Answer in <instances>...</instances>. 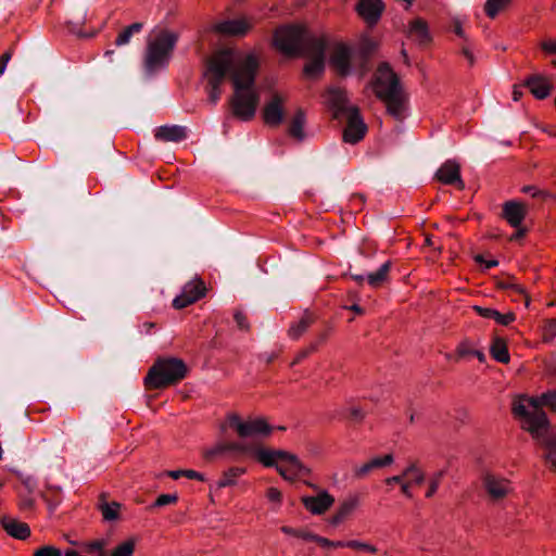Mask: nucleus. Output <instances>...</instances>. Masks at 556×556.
<instances>
[{"mask_svg": "<svg viewBox=\"0 0 556 556\" xmlns=\"http://www.w3.org/2000/svg\"><path fill=\"white\" fill-rule=\"evenodd\" d=\"M260 63L254 54L236 56L229 49L218 51L206 59L205 77L208 101L216 104L220 99L222 85L226 77L232 83L233 94L229 104L233 116L250 121L255 116L261 94L255 86Z\"/></svg>", "mask_w": 556, "mask_h": 556, "instance_id": "f257e3e1", "label": "nucleus"}, {"mask_svg": "<svg viewBox=\"0 0 556 556\" xmlns=\"http://www.w3.org/2000/svg\"><path fill=\"white\" fill-rule=\"evenodd\" d=\"M274 43L288 56L307 58L304 66V74L307 77H319L325 72L327 41L311 35L305 27L288 25L278 28L274 35Z\"/></svg>", "mask_w": 556, "mask_h": 556, "instance_id": "f03ea898", "label": "nucleus"}, {"mask_svg": "<svg viewBox=\"0 0 556 556\" xmlns=\"http://www.w3.org/2000/svg\"><path fill=\"white\" fill-rule=\"evenodd\" d=\"M249 452L253 453L264 466L276 467L280 476L286 480L307 476L311 471L293 454L280 450L253 447L238 442L218 443L215 447L206 451L204 456L207 460H211L216 455L224 453L244 454Z\"/></svg>", "mask_w": 556, "mask_h": 556, "instance_id": "7ed1b4c3", "label": "nucleus"}, {"mask_svg": "<svg viewBox=\"0 0 556 556\" xmlns=\"http://www.w3.org/2000/svg\"><path fill=\"white\" fill-rule=\"evenodd\" d=\"M542 406L556 410V389L549 390L539 397H519L513 404L514 414L525 420L526 429L535 439L551 430V424Z\"/></svg>", "mask_w": 556, "mask_h": 556, "instance_id": "20e7f679", "label": "nucleus"}, {"mask_svg": "<svg viewBox=\"0 0 556 556\" xmlns=\"http://www.w3.org/2000/svg\"><path fill=\"white\" fill-rule=\"evenodd\" d=\"M376 96L386 104L387 112L396 121L407 116V99L400 79L388 63H381L375 75Z\"/></svg>", "mask_w": 556, "mask_h": 556, "instance_id": "39448f33", "label": "nucleus"}, {"mask_svg": "<svg viewBox=\"0 0 556 556\" xmlns=\"http://www.w3.org/2000/svg\"><path fill=\"white\" fill-rule=\"evenodd\" d=\"M376 49L377 42L367 36L362 37L356 47L338 43L330 55V64L341 76L350 75L353 67L363 75L368 71V62Z\"/></svg>", "mask_w": 556, "mask_h": 556, "instance_id": "423d86ee", "label": "nucleus"}, {"mask_svg": "<svg viewBox=\"0 0 556 556\" xmlns=\"http://www.w3.org/2000/svg\"><path fill=\"white\" fill-rule=\"evenodd\" d=\"M188 372L186 363L177 357H160L150 368L144 384L148 389H163L178 383Z\"/></svg>", "mask_w": 556, "mask_h": 556, "instance_id": "0eeeda50", "label": "nucleus"}, {"mask_svg": "<svg viewBox=\"0 0 556 556\" xmlns=\"http://www.w3.org/2000/svg\"><path fill=\"white\" fill-rule=\"evenodd\" d=\"M178 38V34L162 29L148 42L144 56V68L148 73H153L168 64Z\"/></svg>", "mask_w": 556, "mask_h": 556, "instance_id": "6e6552de", "label": "nucleus"}, {"mask_svg": "<svg viewBox=\"0 0 556 556\" xmlns=\"http://www.w3.org/2000/svg\"><path fill=\"white\" fill-rule=\"evenodd\" d=\"M228 426L235 429L241 439L268 437L273 431V427L264 418L242 420L237 414L228 416Z\"/></svg>", "mask_w": 556, "mask_h": 556, "instance_id": "1a4fd4ad", "label": "nucleus"}, {"mask_svg": "<svg viewBox=\"0 0 556 556\" xmlns=\"http://www.w3.org/2000/svg\"><path fill=\"white\" fill-rule=\"evenodd\" d=\"M346 119V127L343 130V141L354 144L362 140L367 131V126L364 123L357 108H352L349 113L343 114Z\"/></svg>", "mask_w": 556, "mask_h": 556, "instance_id": "9d476101", "label": "nucleus"}, {"mask_svg": "<svg viewBox=\"0 0 556 556\" xmlns=\"http://www.w3.org/2000/svg\"><path fill=\"white\" fill-rule=\"evenodd\" d=\"M205 286L201 279L187 282L182 292L173 300V306L177 309L187 307L205 294Z\"/></svg>", "mask_w": 556, "mask_h": 556, "instance_id": "9b49d317", "label": "nucleus"}, {"mask_svg": "<svg viewBox=\"0 0 556 556\" xmlns=\"http://www.w3.org/2000/svg\"><path fill=\"white\" fill-rule=\"evenodd\" d=\"M263 118L270 127H277L285 121L283 98L274 93L263 109Z\"/></svg>", "mask_w": 556, "mask_h": 556, "instance_id": "f8f14e48", "label": "nucleus"}, {"mask_svg": "<svg viewBox=\"0 0 556 556\" xmlns=\"http://www.w3.org/2000/svg\"><path fill=\"white\" fill-rule=\"evenodd\" d=\"M438 180L445 185L456 186L458 189H464L465 184L460 177L459 165L452 160L444 162L435 173Z\"/></svg>", "mask_w": 556, "mask_h": 556, "instance_id": "ddd939ff", "label": "nucleus"}, {"mask_svg": "<svg viewBox=\"0 0 556 556\" xmlns=\"http://www.w3.org/2000/svg\"><path fill=\"white\" fill-rule=\"evenodd\" d=\"M302 503L314 515H321L334 503V497L327 491H321L316 496H304Z\"/></svg>", "mask_w": 556, "mask_h": 556, "instance_id": "4468645a", "label": "nucleus"}, {"mask_svg": "<svg viewBox=\"0 0 556 556\" xmlns=\"http://www.w3.org/2000/svg\"><path fill=\"white\" fill-rule=\"evenodd\" d=\"M384 5L381 0H358L356 10L358 14L368 23L376 24L380 18Z\"/></svg>", "mask_w": 556, "mask_h": 556, "instance_id": "2eb2a0df", "label": "nucleus"}, {"mask_svg": "<svg viewBox=\"0 0 556 556\" xmlns=\"http://www.w3.org/2000/svg\"><path fill=\"white\" fill-rule=\"evenodd\" d=\"M408 37L419 46H427L432 40L427 22L420 17L408 23Z\"/></svg>", "mask_w": 556, "mask_h": 556, "instance_id": "dca6fc26", "label": "nucleus"}, {"mask_svg": "<svg viewBox=\"0 0 556 556\" xmlns=\"http://www.w3.org/2000/svg\"><path fill=\"white\" fill-rule=\"evenodd\" d=\"M483 486L493 501L502 500L508 493V482L492 473H485L483 477Z\"/></svg>", "mask_w": 556, "mask_h": 556, "instance_id": "f3484780", "label": "nucleus"}, {"mask_svg": "<svg viewBox=\"0 0 556 556\" xmlns=\"http://www.w3.org/2000/svg\"><path fill=\"white\" fill-rule=\"evenodd\" d=\"M155 139L163 142H180L187 139V127L173 125L161 126L155 130Z\"/></svg>", "mask_w": 556, "mask_h": 556, "instance_id": "a211bd4d", "label": "nucleus"}, {"mask_svg": "<svg viewBox=\"0 0 556 556\" xmlns=\"http://www.w3.org/2000/svg\"><path fill=\"white\" fill-rule=\"evenodd\" d=\"M523 86L528 87L536 99H545L552 91V85L545 77L539 74H533L526 78Z\"/></svg>", "mask_w": 556, "mask_h": 556, "instance_id": "6ab92c4d", "label": "nucleus"}, {"mask_svg": "<svg viewBox=\"0 0 556 556\" xmlns=\"http://www.w3.org/2000/svg\"><path fill=\"white\" fill-rule=\"evenodd\" d=\"M503 217L511 227L518 228L526 217V206L516 201H507L503 206Z\"/></svg>", "mask_w": 556, "mask_h": 556, "instance_id": "aec40b11", "label": "nucleus"}, {"mask_svg": "<svg viewBox=\"0 0 556 556\" xmlns=\"http://www.w3.org/2000/svg\"><path fill=\"white\" fill-rule=\"evenodd\" d=\"M394 462L392 454H387L384 456H377L365 463L359 467H355L354 475L356 478H364L369 475L372 470L383 468L386 466L391 465Z\"/></svg>", "mask_w": 556, "mask_h": 556, "instance_id": "412c9836", "label": "nucleus"}, {"mask_svg": "<svg viewBox=\"0 0 556 556\" xmlns=\"http://www.w3.org/2000/svg\"><path fill=\"white\" fill-rule=\"evenodd\" d=\"M1 523L8 534L15 539L25 540L30 534V529L25 522L3 517Z\"/></svg>", "mask_w": 556, "mask_h": 556, "instance_id": "4be33fe9", "label": "nucleus"}, {"mask_svg": "<svg viewBox=\"0 0 556 556\" xmlns=\"http://www.w3.org/2000/svg\"><path fill=\"white\" fill-rule=\"evenodd\" d=\"M250 29V24L244 18L228 20L218 25V30L226 35L242 36Z\"/></svg>", "mask_w": 556, "mask_h": 556, "instance_id": "5701e85b", "label": "nucleus"}, {"mask_svg": "<svg viewBox=\"0 0 556 556\" xmlns=\"http://www.w3.org/2000/svg\"><path fill=\"white\" fill-rule=\"evenodd\" d=\"M358 505V498L356 496L350 497L343 501L337 513L331 517L330 525L337 527L345 518H348Z\"/></svg>", "mask_w": 556, "mask_h": 556, "instance_id": "b1692460", "label": "nucleus"}, {"mask_svg": "<svg viewBox=\"0 0 556 556\" xmlns=\"http://www.w3.org/2000/svg\"><path fill=\"white\" fill-rule=\"evenodd\" d=\"M473 309L479 314V316L484 318L494 319L500 325L507 326L511 321L516 319V315L514 313L501 314L498 311L490 307L475 306Z\"/></svg>", "mask_w": 556, "mask_h": 556, "instance_id": "393cba45", "label": "nucleus"}, {"mask_svg": "<svg viewBox=\"0 0 556 556\" xmlns=\"http://www.w3.org/2000/svg\"><path fill=\"white\" fill-rule=\"evenodd\" d=\"M329 97L336 111V115L349 113V110L353 108L348 104L346 93L340 88L329 89Z\"/></svg>", "mask_w": 556, "mask_h": 556, "instance_id": "a878e982", "label": "nucleus"}, {"mask_svg": "<svg viewBox=\"0 0 556 556\" xmlns=\"http://www.w3.org/2000/svg\"><path fill=\"white\" fill-rule=\"evenodd\" d=\"M392 267L390 261L383 263L376 271L366 276L367 282L372 288H379L389 280V274Z\"/></svg>", "mask_w": 556, "mask_h": 556, "instance_id": "bb28decb", "label": "nucleus"}, {"mask_svg": "<svg viewBox=\"0 0 556 556\" xmlns=\"http://www.w3.org/2000/svg\"><path fill=\"white\" fill-rule=\"evenodd\" d=\"M98 507L101 510L104 520L115 521L118 519L121 504L117 502H108L105 494L100 495Z\"/></svg>", "mask_w": 556, "mask_h": 556, "instance_id": "cd10ccee", "label": "nucleus"}, {"mask_svg": "<svg viewBox=\"0 0 556 556\" xmlns=\"http://www.w3.org/2000/svg\"><path fill=\"white\" fill-rule=\"evenodd\" d=\"M492 357L503 364H507L509 362V353L505 341L501 338H494L493 343L490 349Z\"/></svg>", "mask_w": 556, "mask_h": 556, "instance_id": "c85d7f7f", "label": "nucleus"}, {"mask_svg": "<svg viewBox=\"0 0 556 556\" xmlns=\"http://www.w3.org/2000/svg\"><path fill=\"white\" fill-rule=\"evenodd\" d=\"M538 440L541 441V443L546 448V458L552 464L554 468H556V438L552 434V429L541 435Z\"/></svg>", "mask_w": 556, "mask_h": 556, "instance_id": "c756f323", "label": "nucleus"}, {"mask_svg": "<svg viewBox=\"0 0 556 556\" xmlns=\"http://www.w3.org/2000/svg\"><path fill=\"white\" fill-rule=\"evenodd\" d=\"M143 28V24L140 22H136L129 26H127L124 30H122L116 37L114 45L116 47H123L130 42L131 37L135 34H139Z\"/></svg>", "mask_w": 556, "mask_h": 556, "instance_id": "7c9ffc66", "label": "nucleus"}, {"mask_svg": "<svg viewBox=\"0 0 556 556\" xmlns=\"http://www.w3.org/2000/svg\"><path fill=\"white\" fill-rule=\"evenodd\" d=\"M305 124V114L302 109H299L295 113V115L292 117L290 125H289V134L296 138V139H303L304 132L303 127Z\"/></svg>", "mask_w": 556, "mask_h": 556, "instance_id": "2f4dec72", "label": "nucleus"}, {"mask_svg": "<svg viewBox=\"0 0 556 556\" xmlns=\"http://www.w3.org/2000/svg\"><path fill=\"white\" fill-rule=\"evenodd\" d=\"M244 472L243 468L240 467H231L227 471L224 472L223 478L217 482V488H226L233 485L236 483V479Z\"/></svg>", "mask_w": 556, "mask_h": 556, "instance_id": "473e14b6", "label": "nucleus"}, {"mask_svg": "<svg viewBox=\"0 0 556 556\" xmlns=\"http://www.w3.org/2000/svg\"><path fill=\"white\" fill-rule=\"evenodd\" d=\"M313 318L309 315L303 316L296 324L290 327L289 336L299 339L312 325Z\"/></svg>", "mask_w": 556, "mask_h": 556, "instance_id": "72a5a7b5", "label": "nucleus"}, {"mask_svg": "<svg viewBox=\"0 0 556 556\" xmlns=\"http://www.w3.org/2000/svg\"><path fill=\"white\" fill-rule=\"evenodd\" d=\"M509 0H486L484 10L490 18H494L500 10L508 4Z\"/></svg>", "mask_w": 556, "mask_h": 556, "instance_id": "f704fd0d", "label": "nucleus"}, {"mask_svg": "<svg viewBox=\"0 0 556 556\" xmlns=\"http://www.w3.org/2000/svg\"><path fill=\"white\" fill-rule=\"evenodd\" d=\"M405 478L410 479V483L422 484L425 481V475L418 469L416 464H412L404 470Z\"/></svg>", "mask_w": 556, "mask_h": 556, "instance_id": "c9c22d12", "label": "nucleus"}, {"mask_svg": "<svg viewBox=\"0 0 556 556\" xmlns=\"http://www.w3.org/2000/svg\"><path fill=\"white\" fill-rule=\"evenodd\" d=\"M496 286L500 289L510 290L511 292L519 294V295L525 294L523 288L521 286H519L518 283H516L514 281V277H510V276L507 277V279H505V280H498Z\"/></svg>", "mask_w": 556, "mask_h": 556, "instance_id": "e433bc0d", "label": "nucleus"}, {"mask_svg": "<svg viewBox=\"0 0 556 556\" xmlns=\"http://www.w3.org/2000/svg\"><path fill=\"white\" fill-rule=\"evenodd\" d=\"M33 556H63V551L53 545H42L34 552Z\"/></svg>", "mask_w": 556, "mask_h": 556, "instance_id": "4c0bfd02", "label": "nucleus"}, {"mask_svg": "<svg viewBox=\"0 0 556 556\" xmlns=\"http://www.w3.org/2000/svg\"><path fill=\"white\" fill-rule=\"evenodd\" d=\"M105 540H96L87 545V549L89 553L93 554L94 556H104L105 555Z\"/></svg>", "mask_w": 556, "mask_h": 556, "instance_id": "58836bf2", "label": "nucleus"}, {"mask_svg": "<svg viewBox=\"0 0 556 556\" xmlns=\"http://www.w3.org/2000/svg\"><path fill=\"white\" fill-rule=\"evenodd\" d=\"M301 539H303L305 541H314L323 547H331V545L333 544V541H330L326 538L319 536L312 532L301 534Z\"/></svg>", "mask_w": 556, "mask_h": 556, "instance_id": "ea45409f", "label": "nucleus"}, {"mask_svg": "<svg viewBox=\"0 0 556 556\" xmlns=\"http://www.w3.org/2000/svg\"><path fill=\"white\" fill-rule=\"evenodd\" d=\"M443 476H444V470H440L431 477L430 482H429V489L426 493L427 497H431L437 492Z\"/></svg>", "mask_w": 556, "mask_h": 556, "instance_id": "a19ab883", "label": "nucleus"}, {"mask_svg": "<svg viewBox=\"0 0 556 556\" xmlns=\"http://www.w3.org/2000/svg\"><path fill=\"white\" fill-rule=\"evenodd\" d=\"M177 501V494H162L155 500L152 507H163L166 505L175 504Z\"/></svg>", "mask_w": 556, "mask_h": 556, "instance_id": "79ce46f5", "label": "nucleus"}, {"mask_svg": "<svg viewBox=\"0 0 556 556\" xmlns=\"http://www.w3.org/2000/svg\"><path fill=\"white\" fill-rule=\"evenodd\" d=\"M346 547H350V548H353V549H363V551H366V552H369V553H376L377 552V548L374 545H370V544L365 543V542L356 541V540L346 541Z\"/></svg>", "mask_w": 556, "mask_h": 556, "instance_id": "37998d69", "label": "nucleus"}, {"mask_svg": "<svg viewBox=\"0 0 556 556\" xmlns=\"http://www.w3.org/2000/svg\"><path fill=\"white\" fill-rule=\"evenodd\" d=\"M233 319L240 330L248 331L250 329L247 316L242 312L236 311L233 314Z\"/></svg>", "mask_w": 556, "mask_h": 556, "instance_id": "c03bdc74", "label": "nucleus"}, {"mask_svg": "<svg viewBox=\"0 0 556 556\" xmlns=\"http://www.w3.org/2000/svg\"><path fill=\"white\" fill-rule=\"evenodd\" d=\"M522 192L531 194L532 198L535 199H545L549 197V194L546 191L536 189L534 186H525L522 188Z\"/></svg>", "mask_w": 556, "mask_h": 556, "instance_id": "a18cd8bd", "label": "nucleus"}, {"mask_svg": "<svg viewBox=\"0 0 556 556\" xmlns=\"http://www.w3.org/2000/svg\"><path fill=\"white\" fill-rule=\"evenodd\" d=\"M450 30L453 31L456 36H458L463 39H466L465 31L462 26V22L458 18L455 17L452 20Z\"/></svg>", "mask_w": 556, "mask_h": 556, "instance_id": "49530a36", "label": "nucleus"}, {"mask_svg": "<svg viewBox=\"0 0 556 556\" xmlns=\"http://www.w3.org/2000/svg\"><path fill=\"white\" fill-rule=\"evenodd\" d=\"M67 29L70 33L80 37V38H89L92 36V34H87L85 31H81L79 29V23L68 22L67 23Z\"/></svg>", "mask_w": 556, "mask_h": 556, "instance_id": "de8ad7c7", "label": "nucleus"}, {"mask_svg": "<svg viewBox=\"0 0 556 556\" xmlns=\"http://www.w3.org/2000/svg\"><path fill=\"white\" fill-rule=\"evenodd\" d=\"M365 418V413L359 407H352L350 409L349 419L351 421L361 422Z\"/></svg>", "mask_w": 556, "mask_h": 556, "instance_id": "09e8293b", "label": "nucleus"}, {"mask_svg": "<svg viewBox=\"0 0 556 556\" xmlns=\"http://www.w3.org/2000/svg\"><path fill=\"white\" fill-rule=\"evenodd\" d=\"M267 497L271 502L279 503L281 501V492L276 488H269L267 490Z\"/></svg>", "mask_w": 556, "mask_h": 556, "instance_id": "8fccbe9b", "label": "nucleus"}, {"mask_svg": "<svg viewBox=\"0 0 556 556\" xmlns=\"http://www.w3.org/2000/svg\"><path fill=\"white\" fill-rule=\"evenodd\" d=\"M473 260L479 263V264H484L485 268H492V267H495L498 265V261L496 260H491L489 262H485L483 256L481 254H477L473 256Z\"/></svg>", "mask_w": 556, "mask_h": 556, "instance_id": "3c124183", "label": "nucleus"}, {"mask_svg": "<svg viewBox=\"0 0 556 556\" xmlns=\"http://www.w3.org/2000/svg\"><path fill=\"white\" fill-rule=\"evenodd\" d=\"M11 58H12L11 51H7L0 56V76L4 73L8 62L11 60Z\"/></svg>", "mask_w": 556, "mask_h": 556, "instance_id": "603ef678", "label": "nucleus"}, {"mask_svg": "<svg viewBox=\"0 0 556 556\" xmlns=\"http://www.w3.org/2000/svg\"><path fill=\"white\" fill-rule=\"evenodd\" d=\"M184 477L188 478V479H195V480H199V481H204L205 478L202 473L195 471V470H192V469H185L184 470Z\"/></svg>", "mask_w": 556, "mask_h": 556, "instance_id": "864d4df0", "label": "nucleus"}, {"mask_svg": "<svg viewBox=\"0 0 556 556\" xmlns=\"http://www.w3.org/2000/svg\"><path fill=\"white\" fill-rule=\"evenodd\" d=\"M316 349V346L313 344L309 349L301 351L298 356L292 362V366L300 363L302 359L308 356L311 352H313Z\"/></svg>", "mask_w": 556, "mask_h": 556, "instance_id": "5fc2aeb1", "label": "nucleus"}, {"mask_svg": "<svg viewBox=\"0 0 556 556\" xmlns=\"http://www.w3.org/2000/svg\"><path fill=\"white\" fill-rule=\"evenodd\" d=\"M281 531L286 534H290V535H294V536H298V538H301V534L303 533H309V531H305V530H295L291 527H288V526H283L281 528Z\"/></svg>", "mask_w": 556, "mask_h": 556, "instance_id": "6e6d98bb", "label": "nucleus"}, {"mask_svg": "<svg viewBox=\"0 0 556 556\" xmlns=\"http://www.w3.org/2000/svg\"><path fill=\"white\" fill-rule=\"evenodd\" d=\"M542 49L547 53H556V41H544L542 43Z\"/></svg>", "mask_w": 556, "mask_h": 556, "instance_id": "4d7b16f0", "label": "nucleus"}, {"mask_svg": "<svg viewBox=\"0 0 556 556\" xmlns=\"http://www.w3.org/2000/svg\"><path fill=\"white\" fill-rule=\"evenodd\" d=\"M404 478H405V476H404V472H403L402 475L393 476V477L388 478L386 480V482L388 484H391V483H400V484H402Z\"/></svg>", "mask_w": 556, "mask_h": 556, "instance_id": "13d9d810", "label": "nucleus"}, {"mask_svg": "<svg viewBox=\"0 0 556 556\" xmlns=\"http://www.w3.org/2000/svg\"><path fill=\"white\" fill-rule=\"evenodd\" d=\"M21 505L23 509H30L34 506V500L31 497H25L22 500Z\"/></svg>", "mask_w": 556, "mask_h": 556, "instance_id": "bf43d9fd", "label": "nucleus"}, {"mask_svg": "<svg viewBox=\"0 0 556 556\" xmlns=\"http://www.w3.org/2000/svg\"><path fill=\"white\" fill-rule=\"evenodd\" d=\"M410 482H403L401 484V490L403 492L404 495H406L407 497H412V492H410Z\"/></svg>", "mask_w": 556, "mask_h": 556, "instance_id": "052dcab7", "label": "nucleus"}, {"mask_svg": "<svg viewBox=\"0 0 556 556\" xmlns=\"http://www.w3.org/2000/svg\"><path fill=\"white\" fill-rule=\"evenodd\" d=\"M527 232L526 228H520V226L517 228L516 232L511 236V239H520L525 237Z\"/></svg>", "mask_w": 556, "mask_h": 556, "instance_id": "680f3d73", "label": "nucleus"}, {"mask_svg": "<svg viewBox=\"0 0 556 556\" xmlns=\"http://www.w3.org/2000/svg\"><path fill=\"white\" fill-rule=\"evenodd\" d=\"M184 470L185 469H180V470H172V471H168L167 475L173 478V479H179L180 477H184Z\"/></svg>", "mask_w": 556, "mask_h": 556, "instance_id": "e2e57ef3", "label": "nucleus"}, {"mask_svg": "<svg viewBox=\"0 0 556 556\" xmlns=\"http://www.w3.org/2000/svg\"><path fill=\"white\" fill-rule=\"evenodd\" d=\"M463 54L465 55V58L469 61L470 64H473V55L472 53L468 50V48L464 47L463 48Z\"/></svg>", "mask_w": 556, "mask_h": 556, "instance_id": "0e129e2a", "label": "nucleus"}, {"mask_svg": "<svg viewBox=\"0 0 556 556\" xmlns=\"http://www.w3.org/2000/svg\"><path fill=\"white\" fill-rule=\"evenodd\" d=\"M463 54L465 55V58L469 61L470 64H473V55L472 53L468 50V48L464 47L463 48Z\"/></svg>", "mask_w": 556, "mask_h": 556, "instance_id": "69168bd1", "label": "nucleus"}, {"mask_svg": "<svg viewBox=\"0 0 556 556\" xmlns=\"http://www.w3.org/2000/svg\"><path fill=\"white\" fill-rule=\"evenodd\" d=\"M521 97H522V91L519 90L518 87H515L514 92H513L514 101H519L521 99Z\"/></svg>", "mask_w": 556, "mask_h": 556, "instance_id": "338daca9", "label": "nucleus"}, {"mask_svg": "<svg viewBox=\"0 0 556 556\" xmlns=\"http://www.w3.org/2000/svg\"><path fill=\"white\" fill-rule=\"evenodd\" d=\"M350 309L358 315H362L364 313V308L357 304H353L350 306Z\"/></svg>", "mask_w": 556, "mask_h": 556, "instance_id": "774afa93", "label": "nucleus"}]
</instances>
